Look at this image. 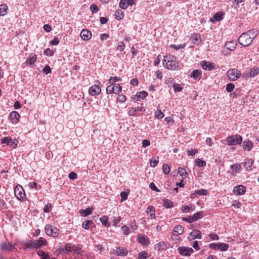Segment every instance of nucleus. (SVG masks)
I'll list each match as a JSON object with an SVG mask.
<instances>
[{
  "label": "nucleus",
  "mask_w": 259,
  "mask_h": 259,
  "mask_svg": "<svg viewBox=\"0 0 259 259\" xmlns=\"http://www.w3.org/2000/svg\"><path fill=\"white\" fill-rule=\"evenodd\" d=\"M11 142H12V138L10 137H4L1 140L2 144H6L8 146L10 145Z\"/></svg>",
  "instance_id": "obj_45"
},
{
  "label": "nucleus",
  "mask_w": 259,
  "mask_h": 259,
  "mask_svg": "<svg viewBox=\"0 0 259 259\" xmlns=\"http://www.w3.org/2000/svg\"><path fill=\"white\" fill-rule=\"evenodd\" d=\"M253 164V161L251 159H247L244 162V165L246 170H249Z\"/></svg>",
  "instance_id": "obj_33"
},
{
  "label": "nucleus",
  "mask_w": 259,
  "mask_h": 259,
  "mask_svg": "<svg viewBox=\"0 0 259 259\" xmlns=\"http://www.w3.org/2000/svg\"><path fill=\"white\" fill-rule=\"evenodd\" d=\"M201 66L204 70H208L209 71H211L214 69V64L209 62H207L205 61H202L200 63Z\"/></svg>",
  "instance_id": "obj_18"
},
{
  "label": "nucleus",
  "mask_w": 259,
  "mask_h": 259,
  "mask_svg": "<svg viewBox=\"0 0 259 259\" xmlns=\"http://www.w3.org/2000/svg\"><path fill=\"white\" fill-rule=\"evenodd\" d=\"M232 206L235 208H239L241 207V203L238 201L234 200L232 202Z\"/></svg>",
  "instance_id": "obj_58"
},
{
  "label": "nucleus",
  "mask_w": 259,
  "mask_h": 259,
  "mask_svg": "<svg viewBox=\"0 0 259 259\" xmlns=\"http://www.w3.org/2000/svg\"><path fill=\"white\" fill-rule=\"evenodd\" d=\"M93 208L90 207L87 208L85 209H80L79 211V213L82 217H87L92 213Z\"/></svg>",
  "instance_id": "obj_25"
},
{
  "label": "nucleus",
  "mask_w": 259,
  "mask_h": 259,
  "mask_svg": "<svg viewBox=\"0 0 259 259\" xmlns=\"http://www.w3.org/2000/svg\"><path fill=\"white\" fill-rule=\"evenodd\" d=\"M101 92V89L100 87L96 84L91 86L89 90V94L92 96L99 95Z\"/></svg>",
  "instance_id": "obj_12"
},
{
  "label": "nucleus",
  "mask_w": 259,
  "mask_h": 259,
  "mask_svg": "<svg viewBox=\"0 0 259 259\" xmlns=\"http://www.w3.org/2000/svg\"><path fill=\"white\" fill-rule=\"evenodd\" d=\"M229 245L226 243H219L218 249L221 251H226L228 249Z\"/></svg>",
  "instance_id": "obj_41"
},
{
  "label": "nucleus",
  "mask_w": 259,
  "mask_h": 259,
  "mask_svg": "<svg viewBox=\"0 0 259 259\" xmlns=\"http://www.w3.org/2000/svg\"><path fill=\"white\" fill-rule=\"evenodd\" d=\"M138 241L142 245H146L148 243V238L146 236H139Z\"/></svg>",
  "instance_id": "obj_31"
},
{
  "label": "nucleus",
  "mask_w": 259,
  "mask_h": 259,
  "mask_svg": "<svg viewBox=\"0 0 259 259\" xmlns=\"http://www.w3.org/2000/svg\"><path fill=\"white\" fill-rule=\"evenodd\" d=\"M171 239L174 241V243L177 244L180 242L181 241V238L177 234L172 233L171 236Z\"/></svg>",
  "instance_id": "obj_35"
},
{
  "label": "nucleus",
  "mask_w": 259,
  "mask_h": 259,
  "mask_svg": "<svg viewBox=\"0 0 259 259\" xmlns=\"http://www.w3.org/2000/svg\"><path fill=\"white\" fill-rule=\"evenodd\" d=\"M14 193L15 196L20 201H23L26 198L24 190L22 187L19 185H17L15 188Z\"/></svg>",
  "instance_id": "obj_7"
},
{
  "label": "nucleus",
  "mask_w": 259,
  "mask_h": 259,
  "mask_svg": "<svg viewBox=\"0 0 259 259\" xmlns=\"http://www.w3.org/2000/svg\"><path fill=\"white\" fill-rule=\"evenodd\" d=\"M236 44L234 41H228L226 42L225 46L227 48V49L233 51L236 49Z\"/></svg>",
  "instance_id": "obj_23"
},
{
  "label": "nucleus",
  "mask_w": 259,
  "mask_h": 259,
  "mask_svg": "<svg viewBox=\"0 0 259 259\" xmlns=\"http://www.w3.org/2000/svg\"><path fill=\"white\" fill-rule=\"evenodd\" d=\"M42 72L45 74H48L51 72V68L48 65H47L43 68Z\"/></svg>",
  "instance_id": "obj_57"
},
{
  "label": "nucleus",
  "mask_w": 259,
  "mask_h": 259,
  "mask_svg": "<svg viewBox=\"0 0 259 259\" xmlns=\"http://www.w3.org/2000/svg\"><path fill=\"white\" fill-rule=\"evenodd\" d=\"M235 88V85L232 83H229L226 85V90L228 93L232 92Z\"/></svg>",
  "instance_id": "obj_48"
},
{
  "label": "nucleus",
  "mask_w": 259,
  "mask_h": 259,
  "mask_svg": "<svg viewBox=\"0 0 259 259\" xmlns=\"http://www.w3.org/2000/svg\"><path fill=\"white\" fill-rule=\"evenodd\" d=\"M80 249L81 248L79 246L69 243L66 244L65 247L62 249V251L65 253H75L79 254Z\"/></svg>",
  "instance_id": "obj_3"
},
{
  "label": "nucleus",
  "mask_w": 259,
  "mask_h": 259,
  "mask_svg": "<svg viewBox=\"0 0 259 259\" xmlns=\"http://www.w3.org/2000/svg\"><path fill=\"white\" fill-rule=\"evenodd\" d=\"M121 230L124 235H128V234L130 233L129 228L127 226L124 225V226H122Z\"/></svg>",
  "instance_id": "obj_56"
},
{
  "label": "nucleus",
  "mask_w": 259,
  "mask_h": 259,
  "mask_svg": "<svg viewBox=\"0 0 259 259\" xmlns=\"http://www.w3.org/2000/svg\"><path fill=\"white\" fill-rule=\"evenodd\" d=\"M162 170L165 174L167 175L169 173L170 169L167 164H164L162 166Z\"/></svg>",
  "instance_id": "obj_50"
},
{
  "label": "nucleus",
  "mask_w": 259,
  "mask_h": 259,
  "mask_svg": "<svg viewBox=\"0 0 259 259\" xmlns=\"http://www.w3.org/2000/svg\"><path fill=\"white\" fill-rule=\"evenodd\" d=\"M178 250L179 252L183 256H189L193 252V249L192 248L184 246L179 247Z\"/></svg>",
  "instance_id": "obj_11"
},
{
  "label": "nucleus",
  "mask_w": 259,
  "mask_h": 259,
  "mask_svg": "<svg viewBox=\"0 0 259 259\" xmlns=\"http://www.w3.org/2000/svg\"><path fill=\"white\" fill-rule=\"evenodd\" d=\"M90 10L93 13H97L99 11V8L96 5L92 4L90 6Z\"/></svg>",
  "instance_id": "obj_63"
},
{
  "label": "nucleus",
  "mask_w": 259,
  "mask_h": 259,
  "mask_svg": "<svg viewBox=\"0 0 259 259\" xmlns=\"http://www.w3.org/2000/svg\"><path fill=\"white\" fill-rule=\"evenodd\" d=\"M154 212H155V208L152 205L148 206L146 210V213L150 214Z\"/></svg>",
  "instance_id": "obj_59"
},
{
  "label": "nucleus",
  "mask_w": 259,
  "mask_h": 259,
  "mask_svg": "<svg viewBox=\"0 0 259 259\" xmlns=\"http://www.w3.org/2000/svg\"><path fill=\"white\" fill-rule=\"evenodd\" d=\"M147 96H148L147 92L146 91H142V92H139L138 93V97L142 99L145 98Z\"/></svg>",
  "instance_id": "obj_52"
},
{
  "label": "nucleus",
  "mask_w": 259,
  "mask_h": 259,
  "mask_svg": "<svg viewBox=\"0 0 259 259\" xmlns=\"http://www.w3.org/2000/svg\"><path fill=\"white\" fill-rule=\"evenodd\" d=\"M37 254L39 256H41L40 259H50V256L42 250H39L37 252Z\"/></svg>",
  "instance_id": "obj_39"
},
{
  "label": "nucleus",
  "mask_w": 259,
  "mask_h": 259,
  "mask_svg": "<svg viewBox=\"0 0 259 259\" xmlns=\"http://www.w3.org/2000/svg\"><path fill=\"white\" fill-rule=\"evenodd\" d=\"M259 73V68L256 67L251 69L249 74V77H254Z\"/></svg>",
  "instance_id": "obj_37"
},
{
  "label": "nucleus",
  "mask_w": 259,
  "mask_h": 259,
  "mask_svg": "<svg viewBox=\"0 0 259 259\" xmlns=\"http://www.w3.org/2000/svg\"><path fill=\"white\" fill-rule=\"evenodd\" d=\"M159 162V157L158 156L156 158L153 157L152 159L150 160V165L151 167H154L158 164Z\"/></svg>",
  "instance_id": "obj_40"
},
{
  "label": "nucleus",
  "mask_w": 259,
  "mask_h": 259,
  "mask_svg": "<svg viewBox=\"0 0 259 259\" xmlns=\"http://www.w3.org/2000/svg\"><path fill=\"white\" fill-rule=\"evenodd\" d=\"M213 18L215 21H220L223 19V14L221 12H218L213 15Z\"/></svg>",
  "instance_id": "obj_38"
},
{
  "label": "nucleus",
  "mask_w": 259,
  "mask_h": 259,
  "mask_svg": "<svg viewBox=\"0 0 259 259\" xmlns=\"http://www.w3.org/2000/svg\"><path fill=\"white\" fill-rule=\"evenodd\" d=\"M99 220L104 226L108 227L110 226V224L108 222V217L107 216H103L99 219Z\"/></svg>",
  "instance_id": "obj_27"
},
{
  "label": "nucleus",
  "mask_w": 259,
  "mask_h": 259,
  "mask_svg": "<svg viewBox=\"0 0 259 259\" xmlns=\"http://www.w3.org/2000/svg\"><path fill=\"white\" fill-rule=\"evenodd\" d=\"M178 174H179L183 178H187L188 175V174L186 171V169L183 167H179L178 168Z\"/></svg>",
  "instance_id": "obj_32"
},
{
  "label": "nucleus",
  "mask_w": 259,
  "mask_h": 259,
  "mask_svg": "<svg viewBox=\"0 0 259 259\" xmlns=\"http://www.w3.org/2000/svg\"><path fill=\"white\" fill-rule=\"evenodd\" d=\"M142 144L143 148H146L150 145V142L149 140L145 139L142 141Z\"/></svg>",
  "instance_id": "obj_64"
},
{
  "label": "nucleus",
  "mask_w": 259,
  "mask_h": 259,
  "mask_svg": "<svg viewBox=\"0 0 259 259\" xmlns=\"http://www.w3.org/2000/svg\"><path fill=\"white\" fill-rule=\"evenodd\" d=\"M191 43L194 45H198L201 42V36L198 33H193L190 37Z\"/></svg>",
  "instance_id": "obj_17"
},
{
  "label": "nucleus",
  "mask_w": 259,
  "mask_h": 259,
  "mask_svg": "<svg viewBox=\"0 0 259 259\" xmlns=\"http://www.w3.org/2000/svg\"><path fill=\"white\" fill-rule=\"evenodd\" d=\"M18 143V141L17 139L13 140L12 139V142H11L9 146H11L13 148L15 149L17 147Z\"/></svg>",
  "instance_id": "obj_61"
},
{
  "label": "nucleus",
  "mask_w": 259,
  "mask_h": 259,
  "mask_svg": "<svg viewBox=\"0 0 259 259\" xmlns=\"http://www.w3.org/2000/svg\"><path fill=\"white\" fill-rule=\"evenodd\" d=\"M127 2L126 0H120L119 4L120 8L124 10L126 9L128 6Z\"/></svg>",
  "instance_id": "obj_42"
},
{
  "label": "nucleus",
  "mask_w": 259,
  "mask_h": 259,
  "mask_svg": "<svg viewBox=\"0 0 259 259\" xmlns=\"http://www.w3.org/2000/svg\"><path fill=\"white\" fill-rule=\"evenodd\" d=\"M226 141L229 146L240 144L242 142V138L240 135L236 134L228 137Z\"/></svg>",
  "instance_id": "obj_4"
},
{
  "label": "nucleus",
  "mask_w": 259,
  "mask_h": 259,
  "mask_svg": "<svg viewBox=\"0 0 259 259\" xmlns=\"http://www.w3.org/2000/svg\"><path fill=\"white\" fill-rule=\"evenodd\" d=\"M0 249L5 251H13L16 249L15 246L10 243L2 242L0 244Z\"/></svg>",
  "instance_id": "obj_10"
},
{
  "label": "nucleus",
  "mask_w": 259,
  "mask_h": 259,
  "mask_svg": "<svg viewBox=\"0 0 259 259\" xmlns=\"http://www.w3.org/2000/svg\"><path fill=\"white\" fill-rule=\"evenodd\" d=\"M246 192V188L243 185H238L235 187L233 189V192L237 195H241Z\"/></svg>",
  "instance_id": "obj_16"
},
{
  "label": "nucleus",
  "mask_w": 259,
  "mask_h": 259,
  "mask_svg": "<svg viewBox=\"0 0 259 259\" xmlns=\"http://www.w3.org/2000/svg\"><path fill=\"white\" fill-rule=\"evenodd\" d=\"M125 48V45L123 41H120L118 42V45L116 47V50L120 52H122Z\"/></svg>",
  "instance_id": "obj_49"
},
{
  "label": "nucleus",
  "mask_w": 259,
  "mask_h": 259,
  "mask_svg": "<svg viewBox=\"0 0 259 259\" xmlns=\"http://www.w3.org/2000/svg\"><path fill=\"white\" fill-rule=\"evenodd\" d=\"M258 31L256 29H250L246 32L242 33L238 38L239 43L243 47L249 46L253 40L257 36Z\"/></svg>",
  "instance_id": "obj_1"
},
{
  "label": "nucleus",
  "mask_w": 259,
  "mask_h": 259,
  "mask_svg": "<svg viewBox=\"0 0 259 259\" xmlns=\"http://www.w3.org/2000/svg\"><path fill=\"white\" fill-rule=\"evenodd\" d=\"M183 232L184 228L181 225H177L172 231V233L177 234L178 235L182 234Z\"/></svg>",
  "instance_id": "obj_26"
},
{
  "label": "nucleus",
  "mask_w": 259,
  "mask_h": 259,
  "mask_svg": "<svg viewBox=\"0 0 259 259\" xmlns=\"http://www.w3.org/2000/svg\"><path fill=\"white\" fill-rule=\"evenodd\" d=\"M253 146V143L250 140H245L243 142V149L244 150L250 151L252 149Z\"/></svg>",
  "instance_id": "obj_19"
},
{
  "label": "nucleus",
  "mask_w": 259,
  "mask_h": 259,
  "mask_svg": "<svg viewBox=\"0 0 259 259\" xmlns=\"http://www.w3.org/2000/svg\"><path fill=\"white\" fill-rule=\"evenodd\" d=\"M201 70L196 69L192 72L190 76L195 79H200L201 77Z\"/></svg>",
  "instance_id": "obj_21"
},
{
  "label": "nucleus",
  "mask_w": 259,
  "mask_h": 259,
  "mask_svg": "<svg viewBox=\"0 0 259 259\" xmlns=\"http://www.w3.org/2000/svg\"><path fill=\"white\" fill-rule=\"evenodd\" d=\"M148 257V254L142 251L139 253V259L147 258Z\"/></svg>",
  "instance_id": "obj_60"
},
{
  "label": "nucleus",
  "mask_w": 259,
  "mask_h": 259,
  "mask_svg": "<svg viewBox=\"0 0 259 259\" xmlns=\"http://www.w3.org/2000/svg\"><path fill=\"white\" fill-rule=\"evenodd\" d=\"M189 238H190V239H194L195 238L201 239V232L198 230H194L190 233V237H189Z\"/></svg>",
  "instance_id": "obj_20"
},
{
  "label": "nucleus",
  "mask_w": 259,
  "mask_h": 259,
  "mask_svg": "<svg viewBox=\"0 0 259 259\" xmlns=\"http://www.w3.org/2000/svg\"><path fill=\"white\" fill-rule=\"evenodd\" d=\"M45 230L47 235L53 237H57L60 233L59 230L50 224L46 225L45 227Z\"/></svg>",
  "instance_id": "obj_5"
},
{
  "label": "nucleus",
  "mask_w": 259,
  "mask_h": 259,
  "mask_svg": "<svg viewBox=\"0 0 259 259\" xmlns=\"http://www.w3.org/2000/svg\"><path fill=\"white\" fill-rule=\"evenodd\" d=\"M122 88L119 84H110L106 88V93L108 94H118L121 91Z\"/></svg>",
  "instance_id": "obj_9"
},
{
  "label": "nucleus",
  "mask_w": 259,
  "mask_h": 259,
  "mask_svg": "<svg viewBox=\"0 0 259 259\" xmlns=\"http://www.w3.org/2000/svg\"><path fill=\"white\" fill-rule=\"evenodd\" d=\"M117 99L118 102L120 103H123L126 101V98L125 96L122 94H120L118 96Z\"/></svg>",
  "instance_id": "obj_53"
},
{
  "label": "nucleus",
  "mask_w": 259,
  "mask_h": 259,
  "mask_svg": "<svg viewBox=\"0 0 259 259\" xmlns=\"http://www.w3.org/2000/svg\"><path fill=\"white\" fill-rule=\"evenodd\" d=\"M114 250V254L118 256H125L128 253L127 250L122 247H117Z\"/></svg>",
  "instance_id": "obj_14"
},
{
  "label": "nucleus",
  "mask_w": 259,
  "mask_h": 259,
  "mask_svg": "<svg viewBox=\"0 0 259 259\" xmlns=\"http://www.w3.org/2000/svg\"><path fill=\"white\" fill-rule=\"evenodd\" d=\"M137 109L135 107H131L128 109V113L130 116H134L136 113Z\"/></svg>",
  "instance_id": "obj_55"
},
{
  "label": "nucleus",
  "mask_w": 259,
  "mask_h": 259,
  "mask_svg": "<svg viewBox=\"0 0 259 259\" xmlns=\"http://www.w3.org/2000/svg\"><path fill=\"white\" fill-rule=\"evenodd\" d=\"M121 196V202H123L127 199L128 195L124 191H122L120 193Z\"/></svg>",
  "instance_id": "obj_54"
},
{
  "label": "nucleus",
  "mask_w": 259,
  "mask_h": 259,
  "mask_svg": "<svg viewBox=\"0 0 259 259\" xmlns=\"http://www.w3.org/2000/svg\"><path fill=\"white\" fill-rule=\"evenodd\" d=\"M162 204L166 208H172L174 206L173 202L167 199L162 200Z\"/></svg>",
  "instance_id": "obj_24"
},
{
  "label": "nucleus",
  "mask_w": 259,
  "mask_h": 259,
  "mask_svg": "<svg viewBox=\"0 0 259 259\" xmlns=\"http://www.w3.org/2000/svg\"><path fill=\"white\" fill-rule=\"evenodd\" d=\"M173 89L176 92H179L182 90L183 88L179 84H175L173 85Z\"/></svg>",
  "instance_id": "obj_62"
},
{
  "label": "nucleus",
  "mask_w": 259,
  "mask_h": 259,
  "mask_svg": "<svg viewBox=\"0 0 259 259\" xmlns=\"http://www.w3.org/2000/svg\"><path fill=\"white\" fill-rule=\"evenodd\" d=\"M20 117V115L17 111H12L10 114L11 122L13 124L17 123L19 121Z\"/></svg>",
  "instance_id": "obj_13"
},
{
  "label": "nucleus",
  "mask_w": 259,
  "mask_h": 259,
  "mask_svg": "<svg viewBox=\"0 0 259 259\" xmlns=\"http://www.w3.org/2000/svg\"><path fill=\"white\" fill-rule=\"evenodd\" d=\"M47 244V240L43 237H40L38 240H33L26 243L27 247H40L42 245H46Z\"/></svg>",
  "instance_id": "obj_6"
},
{
  "label": "nucleus",
  "mask_w": 259,
  "mask_h": 259,
  "mask_svg": "<svg viewBox=\"0 0 259 259\" xmlns=\"http://www.w3.org/2000/svg\"><path fill=\"white\" fill-rule=\"evenodd\" d=\"M36 60V56L35 55H31L26 60V63L29 66H31L34 64Z\"/></svg>",
  "instance_id": "obj_29"
},
{
  "label": "nucleus",
  "mask_w": 259,
  "mask_h": 259,
  "mask_svg": "<svg viewBox=\"0 0 259 259\" xmlns=\"http://www.w3.org/2000/svg\"><path fill=\"white\" fill-rule=\"evenodd\" d=\"M195 193L199 195H206L207 194V191L205 189H200L196 191Z\"/></svg>",
  "instance_id": "obj_51"
},
{
  "label": "nucleus",
  "mask_w": 259,
  "mask_h": 259,
  "mask_svg": "<svg viewBox=\"0 0 259 259\" xmlns=\"http://www.w3.org/2000/svg\"><path fill=\"white\" fill-rule=\"evenodd\" d=\"M204 215V213L202 211H200L195 213V214L192 215L193 221L195 222L198 221V220L203 218Z\"/></svg>",
  "instance_id": "obj_28"
},
{
  "label": "nucleus",
  "mask_w": 259,
  "mask_h": 259,
  "mask_svg": "<svg viewBox=\"0 0 259 259\" xmlns=\"http://www.w3.org/2000/svg\"><path fill=\"white\" fill-rule=\"evenodd\" d=\"M164 114L160 110H157L155 112V116L156 118L161 119L164 117Z\"/></svg>",
  "instance_id": "obj_46"
},
{
  "label": "nucleus",
  "mask_w": 259,
  "mask_h": 259,
  "mask_svg": "<svg viewBox=\"0 0 259 259\" xmlns=\"http://www.w3.org/2000/svg\"><path fill=\"white\" fill-rule=\"evenodd\" d=\"M230 168L236 173L240 170L241 166L239 164H234L230 166Z\"/></svg>",
  "instance_id": "obj_44"
},
{
  "label": "nucleus",
  "mask_w": 259,
  "mask_h": 259,
  "mask_svg": "<svg viewBox=\"0 0 259 259\" xmlns=\"http://www.w3.org/2000/svg\"><path fill=\"white\" fill-rule=\"evenodd\" d=\"M114 16L117 20H120L123 18L124 13L121 10H118L115 12Z\"/></svg>",
  "instance_id": "obj_30"
},
{
  "label": "nucleus",
  "mask_w": 259,
  "mask_h": 259,
  "mask_svg": "<svg viewBox=\"0 0 259 259\" xmlns=\"http://www.w3.org/2000/svg\"><path fill=\"white\" fill-rule=\"evenodd\" d=\"M121 79L120 77L114 76V77H110L109 79V83L110 84H115V83L117 81H121Z\"/></svg>",
  "instance_id": "obj_43"
},
{
  "label": "nucleus",
  "mask_w": 259,
  "mask_h": 259,
  "mask_svg": "<svg viewBox=\"0 0 259 259\" xmlns=\"http://www.w3.org/2000/svg\"><path fill=\"white\" fill-rule=\"evenodd\" d=\"M91 225H94L93 222L92 220H88L82 223V226L84 229L88 230Z\"/></svg>",
  "instance_id": "obj_36"
},
{
  "label": "nucleus",
  "mask_w": 259,
  "mask_h": 259,
  "mask_svg": "<svg viewBox=\"0 0 259 259\" xmlns=\"http://www.w3.org/2000/svg\"><path fill=\"white\" fill-rule=\"evenodd\" d=\"M227 74L230 80L235 81L240 77L241 73L237 69H231L227 71Z\"/></svg>",
  "instance_id": "obj_8"
},
{
  "label": "nucleus",
  "mask_w": 259,
  "mask_h": 259,
  "mask_svg": "<svg viewBox=\"0 0 259 259\" xmlns=\"http://www.w3.org/2000/svg\"><path fill=\"white\" fill-rule=\"evenodd\" d=\"M196 164L199 167H204L206 165V162L200 159H196Z\"/></svg>",
  "instance_id": "obj_47"
},
{
  "label": "nucleus",
  "mask_w": 259,
  "mask_h": 259,
  "mask_svg": "<svg viewBox=\"0 0 259 259\" xmlns=\"http://www.w3.org/2000/svg\"><path fill=\"white\" fill-rule=\"evenodd\" d=\"M162 64L165 68L170 70L178 69L179 65L176 57L171 55L164 57Z\"/></svg>",
  "instance_id": "obj_2"
},
{
  "label": "nucleus",
  "mask_w": 259,
  "mask_h": 259,
  "mask_svg": "<svg viewBox=\"0 0 259 259\" xmlns=\"http://www.w3.org/2000/svg\"><path fill=\"white\" fill-rule=\"evenodd\" d=\"M195 207L193 205H184L182 207L181 210L185 213H188L190 211H193L195 210Z\"/></svg>",
  "instance_id": "obj_22"
},
{
  "label": "nucleus",
  "mask_w": 259,
  "mask_h": 259,
  "mask_svg": "<svg viewBox=\"0 0 259 259\" xmlns=\"http://www.w3.org/2000/svg\"><path fill=\"white\" fill-rule=\"evenodd\" d=\"M81 38L85 41L90 40L92 37V33L90 31L83 29L80 32Z\"/></svg>",
  "instance_id": "obj_15"
},
{
  "label": "nucleus",
  "mask_w": 259,
  "mask_h": 259,
  "mask_svg": "<svg viewBox=\"0 0 259 259\" xmlns=\"http://www.w3.org/2000/svg\"><path fill=\"white\" fill-rule=\"evenodd\" d=\"M8 7L5 4L0 5V16H5L7 14Z\"/></svg>",
  "instance_id": "obj_34"
}]
</instances>
